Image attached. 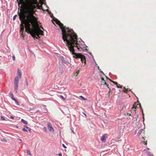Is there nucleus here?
I'll return each instance as SVG.
<instances>
[{
	"mask_svg": "<svg viewBox=\"0 0 156 156\" xmlns=\"http://www.w3.org/2000/svg\"><path fill=\"white\" fill-rule=\"evenodd\" d=\"M56 19L57 23L62 29V39L66 44L67 47L73 55V57L76 58H80L81 62H84L85 64L86 60L85 56L81 53L75 52L74 48L75 45L79 51L80 48H84L86 45L84 44V42L81 39H80L81 41H78L77 35L73 30L66 27L59 20L57 19Z\"/></svg>",
	"mask_w": 156,
	"mask_h": 156,
	"instance_id": "nucleus-1",
	"label": "nucleus"
},
{
	"mask_svg": "<svg viewBox=\"0 0 156 156\" xmlns=\"http://www.w3.org/2000/svg\"><path fill=\"white\" fill-rule=\"evenodd\" d=\"M35 27H31V30L30 32L33 35V37H32L34 39L35 38L39 39L40 38V35H42L43 34L44 32L39 28L37 29H34Z\"/></svg>",
	"mask_w": 156,
	"mask_h": 156,
	"instance_id": "nucleus-2",
	"label": "nucleus"
},
{
	"mask_svg": "<svg viewBox=\"0 0 156 156\" xmlns=\"http://www.w3.org/2000/svg\"><path fill=\"white\" fill-rule=\"evenodd\" d=\"M17 74L18 75V76H16L15 77L14 82V90L16 93H17L18 88V87L19 80L20 79L22 75L21 72L19 69H18L17 70Z\"/></svg>",
	"mask_w": 156,
	"mask_h": 156,
	"instance_id": "nucleus-3",
	"label": "nucleus"
},
{
	"mask_svg": "<svg viewBox=\"0 0 156 156\" xmlns=\"http://www.w3.org/2000/svg\"><path fill=\"white\" fill-rule=\"evenodd\" d=\"M144 131L143 129H140L139 128L136 130V133L137 134V136H139L140 135H141V136L139 137L140 139H141V138H142V139H144V137L143 136L142 134L144 133Z\"/></svg>",
	"mask_w": 156,
	"mask_h": 156,
	"instance_id": "nucleus-4",
	"label": "nucleus"
},
{
	"mask_svg": "<svg viewBox=\"0 0 156 156\" xmlns=\"http://www.w3.org/2000/svg\"><path fill=\"white\" fill-rule=\"evenodd\" d=\"M138 102L139 103V104H136V103H135L134 104V105H133V108L135 109H136V107H138L137 106L139 105V107H140L141 110L142 112V113L143 115V118L144 119V114L143 113V109H142V107L140 103L139 102V101H138Z\"/></svg>",
	"mask_w": 156,
	"mask_h": 156,
	"instance_id": "nucleus-5",
	"label": "nucleus"
},
{
	"mask_svg": "<svg viewBox=\"0 0 156 156\" xmlns=\"http://www.w3.org/2000/svg\"><path fill=\"white\" fill-rule=\"evenodd\" d=\"M16 1L18 3L19 8H21L22 5L25 3V0H16Z\"/></svg>",
	"mask_w": 156,
	"mask_h": 156,
	"instance_id": "nucleus-6",
	"label": "nucleus"
},
{
	"mask_svg": "<svg viewBox=\"0 0 156 156\" xmlns=\"http://www.w3.org/2000/svg\"><path fill=\"white\" fill-rule=\"evenodd\" d=\"M47 127L50 132H54V129L52 127L50 122L48 123Z\"/></svg>",
	"mask_w": 156,
	"mask_h": 156,
	"instance_id": "nucleus-7",
	"label": "nucleus"
},
{
	"mask_svg": "<svg viewBox=\"0 0 156 156\" xmlns=\"http://www.w3.org/2000/svg\"><path fill=\"white\" fill-rule=\"evenodd\" d=\"M60 58L61 61L63 62V63L66 64H67L68 63L67 62L65 59V58L63 56H61Z\"/></svg>",
	"mask_w": 156,
	"mask_h": 156,
	"instance_id": "nucleus-8",
	"label": "nucleus"
},
{
	"mask_svg": "<svg viewBox=\"0 0 156 156\" xmlns=\"http://www.w3.org/2000/svg\"><path fill=\"white\" fill-rule=\"evenodd\" d=\"M105 76L106 77L107 79L108 80H109L111 82H112L115 85H116L118 84L117 82H115L114 81H113L111 80L109 78H108L106 76Z\"/></svg>",
	"mask_w": 156,
	"mask_h": 156,
	"instance_id": "nucleus-9",
	"label": "nucleus"
},
{
	"mask_svg": "<svg viewBox=\"0 0 156 156\" xmlns=\"http://www.w3.org/2000/svg\"><path fill=\"white\" fill-rule=\"evenodd\" d=\"M9 94L10 95V97H11V99L13 100H14L15 99V98H14L13 93H12V92H10Z\"/></svg>",
	"mask_w": 156,
	"mask_h": 156,
	"instance_id": "nucleus-10",
	"label": "nucleus"
},
{
	"mask_svg": "<svg viewBox=\"0 0 156 156\" xmlns=\"http://www.w3.org/2000/svg\"><path fill=\"white\" fill-rule=\"evenodd\" d=\"M21 122L23 123L24 124L27 125L28 124V122L27 121L24 120L23 119H21Z\"/></svg>",
	"mask_w": 156,
	"mask_h": 156,
	"instance_id": "nucleus-11",
	"label": "nucleus"
},
{
	"mask_svg": "<svg viewBox=\"0 0 156 156\" xmlns=\"http://www.w3.org/2000/svg\"><path fill=\"white\" fill-rule=\"evenodd\" d=\"M101 140L102 141H105L106 140V138L105 136H102L101 138Z\"/></svg>",
	"mask_w": 156,
	"mask_h": 156,
	"instance_id": "nucleus-12",
	"label": "nucleus"
},
{
	"mask_svg": "<svg viewBox=\"0 0 156 156\" xmlns=\"http://www.w3.org/2000/svg\"><path fill=\"white\" fill-rule=\"evenodd\" d=\"M13 101H15V103L17 105H19V102L16 98Z\"/></svg>",
	"mask_w": 156,
	"mask_h": 156,
	"instance_id": "nucleus-13",
	"label": "nucleus"
},
{
	"mask_svg": "<svg viewBox=\"0 0 156 156\" xmlns=\"http://www.w3.org/2000/svg\"><path fill=\"white\" fill-rule=\"evenodd\" d=\"M27 154L28 155H31V153H30V150H27Z\"/></svg>",
	"mask_w": 156,
	"mask_h": 156,
	"instance_id": "nucleus-14",
	"label": "nucleus"
},
{
	"mask_svg": "<svg viewBox=\"0 0 156 156\" xmlns=\"http://www.w3.org/2000/svg\"><path fill=\"white\" fill-rule=\"evenodd\" d=\"M103 83H104V84L105 85H106L108 87V88H109L110 89V88L108 87L109 85L106 82H104Z\"/></svg>",
	"mask_w": 156,
	"mask_h": 156,
	"instance_id": "nucleus-15",
	"label": "nucleus"
},
{
	"mask_svg": "<svg viewBox=\"0 0 156 156\" xmlns=\"http://www.w3.org/2000/svg\"><path fill=\"white\" fill-rule=\"evenodd\" d=\"M0 118L1 119V120H5V118L2 116H0Z\"/></svg>",
	"mask_w": 156,
	"mask_h": 156,
	"instance_id": "nucleus-16",
	"label": "nucleus"
},
{
	"mask_svg": "<svg viewBox=\"0 0 156 156\" xmlns=\"http://www.w3.org/2000/svg\"><path fill=\"white\" fill-rule=\"evenodd\" d=\"M124 91L125 92H126L127 91L129 90H129V89L127 88V89H126V88L125 87H124Z\"/></svg>",
	"mask_w": 156,
	"mask_h": 156,
	"instance_id": "nucleus-17",
	"label": "nucleus"
},
{
	"mask_svg": "<svg viewBox=\"0 0 156 156\" xmlns=\"http://www.w3.org/2000/svg\"><path fill=\"white\" fill-rule=\"evenodd\" d=\"M17 17V15H15L13 18V20H16V19Z\"/></svg>",
	"mask_w": 156,
	"mask_h": 156,
	"instance_id": "nucleus-18",
	"label": "nucleus"
},
{
	"mask_svg": "<svg viewBox=\"0 0 156 156\" xmlns=\"http://www.w3.org/2000/svg\"><path fill=\"white\" fill-rule=\"evenodd\" d=\"M22 131L25 132H27V130L25 128H23L22 129Z\"/></svg>",
	"mask_w": 156,
	"mask_h": 156,
	"instance_id": "nucleus-19",
	"label": "nucleus"
},
{
	"mask_svg": "<svg viewBox=\"0 0 156 156\" xmlns=\"http://www.w3.org/2000/svg\"><path fill=\"white\" fill-rule=\"evenodd\" d=\"M60 97L62 98L63 100H65L66 99V98L64 97L62 95H60Z\"/></svg>",
	"mask_w": 156,
	"mask_h": 156,
	"instance_id": "nucleus-20",
	"label": "nucleus"
},
{
	"mask_svg": "<svg viewBox=\"0 0 156 156\" xmlns=\"http://www.w3.org/2000/svg\"><path fill=\"white\" fill-rule=\"evenodd\" d=\"M116 87H117L118 88H121V89H122V86H121L120 87H119V85H118L117 84L116 85Z\"/></svg>",
	"mask_w": 156,
	"mask_h": 156,
	"instance_id": "nucleus-21",
	"label": "nucleus"
},
{
	"mask_svg": "<svg viewBox=\"0 0 156 156\" xmlns=\"http://www.w3.org/2000/svg\"><path fill=\"white\" fill-rule=\"evenodd\" d=\"M43 130L45 132H47V128L46 127H43Z\"/></svg>",
	"mask_w": 156,
	"mask_h": 156,
	"instance_id": "nucleus-22",
	"label": "nucleus"
},
{
	"mask_svg": "<svg viewBox=\"0 0 156 156\" xmlns=\"http://www.w3.org/2000/svg\"><path fill=\"white\" fill-rule=\"evenodd\" d=\"M80 97L81 98L83 99L84 100H87V99L85 98L83 96H80Z\"/></svg>",
	"mask_w": 156,
	"mask_h": 156,
	"instance_id": "nucleus-23",
	"label": "nucleus"
},
{
	"mask_svg": "<svg viewBox=\"0 0 156 156\" xmlns=\"http://www.w3.org/2000/svg\"><path fill=\"white\" fill-rule=\"evenodd\" d=\"M2 141H3V142H7V140L5 139H4V138H3L2 139Z\"/></svg>",
	"mask_w": 156,
	"mask_h": 156,
	"instance_id": "nucleus-24",
	"label": "nucleus"
},
{
	"mask_svg": "<svg viewBox=\"0 0 156 156\" xmlns=\"http://www.w3.org/2000/svg\"><path fill=\"white\" fill-rule=\"evenodd\" d=\"M62 147L65 149L66 148V147L65 145L64 144H62Z\"/></svg>",
	"mask_w": 156,
	"mask_h": 156,
	"instance_id": "nucleus-25",
	"label": "nucleus"
},
{
	"mask_svg": "<svg viewBox=\"0 0 156 156\" xmlns=\"http://www.w3.org/2000/svg\"><path fill=\"white\" fill-rule=\"evenodd\" d=\"M12 57L13 60L14 61H15V56H14V55L12 56Z\"/></svg>",
	"mask_w": 156,
	"mask_h": 156,
	"instance_id": "nucleus-26",
	"label": "nucleus"
},
{
	"mask_svg": "<svg viewBox=\"0 0 156 156\" xmlns=\"http://www.w3.org/2000/svg\"><path fill=\"white\" fill-rule=\"evenodd\" d=\"M28 128H27V129H28L29 131L30 132L31 130V129L29 127Z\"/></svg>",
	"mask_w": 156,
	"mask_h": 156,
	"instance_id": "nucleus-27",
	"label": "nucleus"
},
{
	"mask_svg": "<svg viewBox=\"0 0 156 156\" xmlns=\"http://www.w3.org/2000/svg\"><path fill=\"white\" fill-rule=\"evenodd\" d=\"M101 80L102 81H104V82L105 81V80H104V79L103 78L101 77Z\"/></svg>",
	"mask_w": 156,
	"mask_h": 156,
	"instance_id": "nucleus-28",
	"label": "nucleus"
},
{
	"mask_svg": "<svg viewBox=\"0 0 156 156\" xmlns=\"http://www.w3.org/2000/svg\"><path fill=\"white\" fill-rule=\"evenodd\" d=\"M10 118L11 119H13L14 118V117L12 116H10Z\"/></svg>",
	"mask_w": 156,
	"mask_h": 156,
	"instance_id": "nucleus-29",
	"label": "nucleus"
},
{
	"mask_svg": "<svg viewBox=\"0 0 156 156\" xmlns=\"http://www.w3.org/2000/svg\"><path fill=\"white\" fill-rule=\"evenodd\" d=\"M100 73H102V74H103V75H105V74H104V73L103 72V71H102L101 70L100 71Z\"/></svg>",
	"mask_w": 156,
	"mask_h": 156,
	"instance_id": "nucleus-30",
	"label": "nucleus"
},
{
	"mask_svg": "<svg viewBox=\"0 0 156 156\" xmlns=\"http://www.w3.org/2000/svg\"><path fill=\"white\" fill-rule=\"evenodd\" d=\"M58 156H62V154L61 153L58 154Z\"/></svg>",
	"mask_w": 156,
	"mask_h": 156,
	"instance_id": "nucleus-31",
	"label": "nucleus"
},
{
	"mask_svg": "<svg viewBox=\"0 0 156 156\" xmlns=\"http://www.w3.org/2000/svg\"><path fill=\"white\" fill-rule=\"evenodd\" d=\"M25 128H26L27 129L28 128V127L26 125H25L24 126Z\"/></svg>",
	"mask_w": 156,
	"mask_h": 156,
	"instance_id": "nucleus-32",
	"label": "nucleus"
},
{
	"mask_svg": "<svg viewBox=\"0 0 156 156\" xmlns=\"http://www.w3.org/2000/svg\"><path fill=\"white\" fill-rule=\"evenodd\" d=\"M26 83L27 84V86L28 85V83L27 79H26Z\"/></svg>",
	"mask_w": 156,
	"mask_h": 156,
	"instance_id": "nucleus-33",
	"label": "nucleus"
},
{
	"mask_svg": "<svg viewBox=\"0 0 156 156\" xmlns=\"http://www.w3.org/2000/svg\"><path fill=\"white\" fill-rule=\"evenodd\" d=\"M83 113L84 115L86 117H87L86 115L84 112H83Z\"/></svg>",
	"mask_w": 156,
	"mask_h": 156,
	"instance_id": "nucleus-34",
	"label": "nucleus"
},
{
	"mask_svg": "<svg viewBox=\"0 0 156 156\" xmlns=\"http://www.w3.org/2000/svg\"><path fill=\"white\" fill-rule=\"evenodd\" d=\"M144 142V144L145 145H147V141H146V142Z\"/></svg>",
	"mask_w": 156,
	"mask_h": 156,
	"instance_id": "nucleus-35",
	"label": "nucleus"
},
{
	"mask_svg": "<svg viewBox=\"0 0 156 156\" xmlns=\"http://www.w3.org/2000/svg\"><path fill=\"white\" fill-rule=\"evenodd\" d=\"M94 62H95V63L96 64V66H98V64L96 63V62H95V61L94 60Z\"/></svg>",
	"mask_w": 156,
	"mask_h": 156,
	"instance_id": "nucleus-36",
	"label": "nucleus"
},
{
	"mask_svg": "<svg viewBox=\"0 0 156 156\" xmlns=\"http://www.w3.org/2000/svg\"><path fill=\"white\" fill-rule=\"evenodd\" d=\"M97 67H98V69H99V70H101V69H100V68L98 66H97Z\"/></svg>",
	"mask_w": 156,
	"mask_h": 156,
	"instance_id": "nucleus-37",
	"label": "nucleus"
},
{
	"mask_svg": "<svg viewBox=\"0 0 156 156\" xmlns=\"http://www.w3.org/2000/svg\"><path fill=\"white\" fill-rule=\"evenodd\" d=\"M149 155L150 156H154V155H151V154H149Z\"/></svg>",
	"mask_w": 156,
	"mask_h": 156,
	"instance_id": "nucleus-38",
	"label": "nucleus"
},
{
	"mask_svg": "<svg viewBox=\"0 0 156 156\" xmlns=\"http://www.w3.org/2000/svg\"><path fill=\"white\" fill-rule=\"evenodd\" d=\"M127 115H130V114L129 113H127Z\"/></svg>",
	"mask_w": 156,
	"mask_h": 156,
	"instance_id": "nucleus-39",
	"label": "nucleus"
},
{
	"mask_svg": "<svg viewBox=\"0 0 156 156\" xmlns=\"http://www.w3.org/2000/svg\"><path fill=\"white\" fill-rule=\"evenodd\" d=\"M134 112L135 113H136V110H134Z\"/></svg>",
	"mask_w": 156,
	"mask_h": 156,
	"instance_id": "nucleus-40",
	"label": "nucleus"
},
{
	"mask_svg": "<svg viewBox=\"0 0 156 156\" xmlns=\"http://www.w3.org/2000/svg\"><path fill=\"white\" fill-rule=\"evenodd\" d=\"M79 73V71L78 70V71L77 72V73L78 74V73Z\"/></svg>",
	"mask_w": 156,
	"mask_h": 156,
	"instance_id": "nucleus-41",
	"label": "nucleus"
},
{
	"mask_svg": "<svg viewBox=\"0 0 156 156\" xmlns=\"http://www.w3.org/2000/svg\"><path fill=\"white\" fill-rule=\"evenodd\" d=\"M51 15H52V16H53V14H52L51 13Z\"/></svg>",
	"mask_w": 156,
	"mask_h": 156,
	"instance_id": "nucleus-42",
	"label": "nucleus"
},
{
	"mask_svg": "<svg viewBox=\"0 0 156 156\" xmlns=\"http://www.w3.org/2000/svg\"><path fill=\"white\" fill-rule=\"evenodd\" d=\"M43 1L44 2L45 1V0H43Z\"/></svg>",
	"mask_w": 156,
	"mask_h": 156,
	"instance_id": "nucleus-43",
	"label": "nucleus"
},
{
	"mask_svg": "<svg viewBox=\"0 0 156 156\" xmlns=\"http://www.w3.org/2000/svg\"><path fill=\"white\" fill-rule=\"evenodd\" d=\"M19 140H20L21 141V139H19Z\"/></svg>",
	"mask_w": 156,
	"mask_h": 156,
	"instance_id": "nucleus-44",
	"label": "nucleus"
},
{
	"mask_svg": "<svg viewBox=\"0 0 156 156\" xmlns=\"http://www.w3.org/2000/svg\"><path fill=\"white\" fill-rule=\"evenodd\" d=\"M24 30V28H23V31Z\"/></svg>",
	"mask_w": 156,
	"mask_h": 156,
	"instance_id": "nucleus-45",
	"label": "nucleus"
},
{
	"mask_svg": "<svg viewBox=\"0 0 156 156\" xmlns=\"http://www.w3.org/2000/svg\"><path fill=\"white\" fill-rule=\"evenodd\" d=\"M16 128H18V126H16Z\"/></svg>",
	"mask_w": 156,
	"mask_h": 156,
	"instance_id": "nucleus-46",
	"label": "nucleus"
},
{
	"mask_svg": "<svg viewBox=\"0 0 156 156\" xmlns=\"http://www.w3.org/2000/svg\"><path fill=\"white\" fill-rule=\"evenodd\" d=\"M42 29H43V28H42Z\"/></svg>",
	"mask_w": 156,
	"mask_h": 156,
	"instance_id": "nucleus-47",
	"label": "nucleus"
},
{
	"mask_svg": "<svg viewBox=\"0 0 156 156\" xmlns=\"http://www.w3.org/2000/svg\"><path fill=\"white\" fill-rule=\"evenodd\" d=\"M119 131H120V132H121V130H119Z\"/></svg>",
	"mask_w": 156,
	"mask_h": 156,
	"instance_id": "nucleus-48",
	"label": "nucleus"
},
{
	"mask_svg": "<svg viewBox=\"0 0 156 156\" xmlns=\"http://www.w3.org/2000/svg\"><path fill=\"white\" fill-rule=\"evenodd\" d=\"M72 131L73 132V133H74L73 131L72 130Z\"/></svg>",
	"mask_w": 156,
	"mask_h": 156,
	"instance_id": "nucleus-49",
	"label": "nucleus"
},
{
	"mask_svg": "<svg viewBox=\"0 0 156 156\" xmlns=\"http://www.w3.org/2000/svg\"><path fill=\"white\" fill-rule=\"evenodd\" d=\"M21 31H22V29H21Z\"/></svg>",
	"mask_w": 156,
	"mask_h": 156,
	"instance_id": "nucleus-50",
	"label": "nucleus"
}]
</instances>
